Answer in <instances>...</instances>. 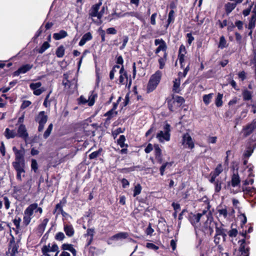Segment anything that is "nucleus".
Segmentation results:
<instances>
[{
  "instance_id": "1",
  "label": "nucleus",
  "mask_w": 256,
  "mask_h": 256,
  "mask_svg": "<svg viewBox=\"0 0 256 256\" xmlns=\"http://www.w3.org/2000/svg\"><path fill=\"white\" fill-rule=\"evenodd\" d=\"M155 46H158V47L155 50L154 53L158 55L159 58L158 62L159 64V68L161 70L164 68L166 62L168 58L167 45L166 42L162 39H156L154 40Z\"/></svg>"
},
{
  "instance_id": "2",
  "label": "nucleus",
  "mask_w": 256,
  "mask_h": 256,
  "mask_svg": "<svg viewBox=\"0 0 256 256\" xmlns=\"http://www.w3.org/2000/svg\"><path fill=\"white\" fill-rule=\"evenodd\" d=\"M162 76V72L160 70H156L151 76L146 86L147 93H150L156 89L160 82Z\"/></svg>"
},
{
  "instance_id": "3",
  "label": "nucleus",
  "mask_w": 256,
  "mask_h": 256,
  "mask_svg": "<svg viewBox=\"0 0 256 256\" xmlns=\"http://www.w3.org/2000/svg\"><path fill=\"white\" fill-rule=\"evenodd\" d=\"M12 150L15 155V161L12 162V166H25V150L22 146L20 150H18L16 146L12 148Z\"/></svg>"
},
{
  "instance_id": "4",
  "label": "nucleus",
  "mask_w": 256,
  "mask_h": 256,
  "mask_svg": "<svg viewBox=\"0 0 256 256\" xmlns=\"http://www.w3.org/2000/svg\"><path fill=\"white\" fill-rule=\"evenodd\" d=\"M210 205L209 203L206 207V210H202V213H198L197 214H194L192 212L190 213L188 216V220L190 222V224L194 227H196L200 221L201 218H204V216L206 218V215L208 214L209 212V209L210 208Z\"/></svg>"
},
{
  "instance_id": "5",
  "label": "nucleus",
  "mask_w": 256,
  "mask_h": 256,
  "mask_svg": "<svg viewBox=\"0 0 256 256\" xmlns=\"http://www.w3.org/2000/svg\"><path fill=\"white\" fill-rule=\"evenodd\" d=\"M48 119V116L46 114L44 111L40 112L38 115L35 117V121L38 123V130L39 132L43 130L44 124L46 122Z\"/></svg>"
},
{
  "instance_id": "6",
  "label": "nucleus",
  "mask_w": 256,
  "mask_h": 256,
  "mask_svg": "<svg viewBox=\"0 0 256 256\" xmlns=\"http://www.w3.org/2000/svg\"><path fill=\"white\" fill-rule=\"evenodd\" d=\"M255 129H256V120H254L251 123L243 127L242 134L244 137L246 138L251 134Z\"/></svg>"
},
{
  "instance_id": "7",
  "label": "nucleus",
  "mask_w": 256,
  "mask_h": 256,
  "mask_svg": "<svg viewBox=\"0 0 256 256\" xmlns=\"http://www.w3.org/2000/svg\"><path fill=\"white\" fill-rule=\"evenodd\" d=\"M56 253L55 256H57L58 253L59 252L58 250V246L56 243H54L52 247L50 246V244H48V245H44L42 248V252L43 255L44 256H50V255L48 254L49 252H55Z\"/></svg>"
},
{
  "instance_id": "8",
  "label": "nucleus",
  "mask_w": 256,
  "mask_h": 256,
  "mask_svg": "<svg viewBox=\"0 0 256 256\" xmlns=\"http://www.w3.org/2000/svg\"><path fill=\"white\" fill-rule=\"evenodd\" d=\"M238 243L240 244L238 250L240 252V256H249L250 248L249 246H246V240L245 238L239 240Z\"/></svg>"
},
{
  "instance_id": "9",
  "label": "nucleus",
  "mask_w": 256,
  "mask_h": 256,
  "mask_svg": "<svg viewBox=\"0 0 256 256\" xmlns=\"http://www.w3.org/2000/svg\"><path fill=\"white\" fill-rule=\"evenodd\" d=\"M214 224L216 228V234L214 236V242L216 244H219L220 241V238L219 236L224 234V232H226L227 230L223 228V224H221L220 226H218V223L216 222H214Z\"/></svg>"
},
{
  "instance_id": "10",
  "label": "nucleus",
  "mask_w": 256,
  "mask_h": 256,
  "mask_svg": "<svg viewBox=\"0 0 256 256\" xmlns=\"http://www.w3.org/2000/svg\"><path fill=\"white\" fill-rule=\"evenodd\" d=\"M206 220L204 223L205 226L208 227L210 235L212 236L214 232L213 226L214 225V218L212 213L209 212L206 215Z\"/></svg>"
},
{
  "instance_id": "11",
  "label": "nucleus",
  "mask_w": 256,
  "mask_h": 256,
  "mask_svg": "<svg viewBox=\"0 0 256 256\" xmlns=\"http://www.w3.org/2000/svg\"><path fill=\"white\" fill-rule=\"evenodd\" d=\"M182 144L184 146H187L188 147L190 150H192L194 148V142L191 136L188 132H186L183 134L182 138Z\"/></svg>"
},
{
  "instance_id": "12",
  "label": "nucleus",
  "mask_w": 256,
  "mask_h": 256,
  "mask_svg": "<svg viewBox=\"0 0 256 256\" xmlns=\"http://www.w3.org/2000/svg\"><path fill=\"white\" fill-rule=\"evenodd\" d=\"M16 134L18 137L26 141L28 138V134L25 125L24 124L19 125Z\"/></svg>"
},
{
  "instance_id": "13",
  "label": "nucleus",
  "mask_w": 256,
  "mask_h": 256,
  "mask_svg": "<svg viewBox=\"0 0 256 256\" xmlns=\"http://www.w3.org/2000/svg\"><path fill=\"white\" fill-rule=\"evenodd\" d=\"M33 66V64H26L20 66L16 71L14 72L12 75L13 76H18L20 74H25L30 70Z\"/></svg>"
},
{
  "instance_id": "14",
  "label": "nucleus",
  "mask_w": 256,
  "mask_h": 256,
  "mask_svg": "<svg viewBox=\"0 0 256 256\" xmlns=\"http://www.w3.org/2000/svg\"><path fill=\"white\" fill-rule=\"evenodd\" d=\"M240 184V180L237 172L236 173H234L232 176V180L230 182H228L227 186L228 188L230 185L232 187H236L239 186Z\"/></svg>"
},
{
  "instance_id": "15",
  "label": "nucleus",
  "mask_w": 256,
  "mask_h": 256,
  "mask_svg": "<svg viewBox=\"0 0 256 256\" xmlns=\"http://www.w3.org/2000/svg\"><path fill=\"white\" fill-rule=\"evenodd\" d=\"M119 73L120 74L118 78L119 84H127L128 82V74L127 72L124 70L123 66L120 68Z\"/></svg>"
},
{
  "instance_id": "16",
  "label": "nucleus",
  "mask_w": 256,
  "mask_h": 256,
  "mask_svg": "<svg viewBox=\"0 0 256 256\" xmlns=\"http://www.w3.org/2000/svg\"><path fill=\"white\" fill-rule=\"evenodd\" d=\"M242 189L244 194L253 198L252 201L256 203V188L254 187H242Z\"/></svg>"
},
{
  "instance_id": "17",
  "label": "nucleus",
  "mask_w": 256,
  "mask_h": 256,
  "mask_svg": "<svg viewBox=\"0 0 256 256\" xmlns=\"http://www.w3.org/2000/svg\"><path fill=\"white\" fill-rule=\"evenodd\" d=\"M48 221L49 219L48 218H44L41 224L38 225L36 228V234L38 236H42Z\"/></svg>"
},
{
  "instance_id": "18",
  "label": "nucleus",
  "mask_w": 256,
  "mask_h": 256,
  "mask_svg": "<svg viewBox=\"0 0 256 256\" xmlns=\"http://www.w3.org/2000/svg\"><path fill=\"white\" fill-rule=\"evenodd\" d=\"M102 5V2H99L95 4L92 6L91 8L89 10L88 15L90 17L94 18L97 17L98 14V11L100 10V6Z\"/></svg>"
},
{
  "instance_id": "19",
  "label": "nucleus",
  "mask_w": 256,
  "mask_h": 256,
  "mask_svg": "<svg viewBox=\"0 0 256 256\" xmlns=\"http://www.w3.org/2000/svg\"><path fill=\"white\" fill-rule=\"evenodd\" d=\"M10 236H11L12 238L10 241V245L11 246L12 244V246L10 256H15L16 254L18 252V246L15 243V239L14 236L11 233L10 234Z\"/></svg>"
},
{
  "instance_id": "20",
  "label": "nucleus",
  "mask_w": 256,
  "mask_h": 256,
  "mask_svg": "<svg viewBox=\"0 0 256 256\" xmlns=\"http://www.w3.org/2000/svg\"><path fill=\"white\" fill-rule=\"evenodd\" d=\"M168 108L170 112H173L176 110L178 106H177V104L174 101V96L173 94L172 98L167 100Z\"/></svg>"
},
{
  "instance_id": "21",
  "label": "nucleus",
  "mask_w": 256,
  "mask_h": 256,
  "mask_svg": "<svg viewBox=\"0 0 256 256\" xmlns=\"http://www.w3.org/2000/svg\"><path fill=\"white\" fill-rule=\"evenodd\" d=\"M156 138L159 140L160 142H163L164 140L166 141H169L170 140V133L164 132L160 130L156 134Z\"/></svg>"
},
{
  "instance_id": "22",
  "label": "nucleus",
  "mask_w": 256,
  "mask_h": 256,
  "mask_svg": "<svg viewBox=\"0 0 256 256\" xmlns=\"http://www.w3.org/2000/svg\"><path fill=\"white\" fill-rule=\"evenodd\" d=\"M92 36L90 32H88L84 34L82 36L78 45L80 46H83L86 42L92 40Z\"/></svg>"
},
{
  "instance_id": "23",
  "label": "nucleus",
  "mask_w": 256,
  "mask_h": 256,
  "mask_svg": "<svg viewBox=\"0 0 256 256\" xmlns=\"http://www.w3.org/2000/svg\"><path fill=\"white\" fill-rule=\"evenodd\" d=\"M16 172V179L18 180H22V176L21 174L22 172H25L24 168L25 166H12Z\"/></svg>"
},
{
  "instance_id": "24",
  "label": "nucleus",
  "mask_w": 256,
  "mask_h": 256,
  "mask_svg": "<svg viewBox=\"0 0 256 256\" xmlns=\"http://www.w3.org/2000/svg\"><path fill=\"white\" fill-rule=\"evenodd\" d=\"M64 230L68 237L72 236L74 234V230L72 224H64Z\"/></svg>"
},
{
  "instance_id": "25",
  "label": "nucleus",
  "mask_w": 256,
  "mask_h": 256,
  "mask_svg": "<svg viewBox=\"0 0 256 256\" xmlns=\"http://www.w3.org/2000/svg\"><path fill=\"white\" fill-rule=\"evenodd\" d=\"M252 91L248 90V89L244 90L242 94L243 100L245 102L251 100L252 98Z\"/></svg>"
},
{
  "instance_id": "26",
  "label": "nucleus",
  "mask_w": 256,
  "mask_h": 256,
  "mask_svg": "<svg viewBox=\"0 0 256 256\" xmlns=\"http://www.w3.org/2000/svg\"><path fill=\"white\" fill-rule=\"evenodd\" d=\"M238 4V3H236V1H235L234 3L228 2L225 4L224 8L227 16H228L235 8Z\"/></svg>"
},
{
  "instance_id": "27",
  "label": "nucleus",
  "mask_w": 256,
  "mask_h": 256,
  "mask_svg": "<svg viewBox=\"0 0 256 256\" xmlns=\"http://www.w3.org/2000/svg\"><path fill=\"white\" fill-rule=\"evenodd\" d=\"M38 208V204L34 203L30 204L24 210V214L32 216L34 214V210Z\"/></svg>"
},
{
  "instance_id": "28",
  "label": "nucleus",
  "mask_w": 256,
  "mask_h": 256,
  "mask_svg": "<svg viewBox=\"0 0 256 256\" xmlns=\"http://www.w3.org/2000/svg\"><path fill=\"white\" fill-rule=\"evenodd\" d=\"M68 36V32L64 30H60L58 32L53 34V38L55 40H60Z\"/></svg>"
},
{
  "instance_id": "29",
  "label": "nucleus",
  "mask_w": 256,
  "mask_h": 256,
  "mask_svg": "<svg viewBox=\"0 0 256 256\" xmlns=\"http://www.w3.org/2000/svg\"><path fill=\"white\" fill-rule=\"evenodd\" d=\"M128 236V234L126 232H120L110 238L111 240H118V239H126Z\"/></svg>"
},
{
  "instance_id": "30",
  "label": "nucleus",
  "mask_w": 256,
  "mask_h": 256,
  "mask_svg": "<svg viewBox=\"0 0 256 256\" xmlns=\"http://www.w3.org/2000/svg\"><path fill=\"white\" fill-rule=\"evenodd\" d=\"M174 164L173 162H166L162 163V166L160 168V174L161 176H163L164 175V171L166 168H170Z\"/></svg>"
},
{
  "instance_id": "31",
  "label": "nucleus",
  "mask_w": 256,
  "mask_h": 256,
  "mask_svg": "<svg viewBox=\"0 0 256 256\" xmlns=\"http://www.w3.org/2000/svg\"><path fill=\"white\" fill-rule=\"evenodd\" d=\"M90 92L91 94L89 96L88 100V105L90 106H92L94 104L95 100L98 97L97 94L94 90L91 91Z\"/></svg>"
},
{
  "instance_id": "32",
  "label": "nucleus",
  "mask_w": 256,
  "mask_h": 256,
  "mask_svg": "<svg viewBox=\"0 0 256 256\" xmlns=\"http://www.w3.org/2000/svg\"><path fill=\"white\" fill-rule=\"evenodd\" d=\"M180 79L176 78L174 81V85L172 88V91L174 93L180 94L181 90L180 88Z\"/></svg>"
},
{
  "instance_id": "33",
  "label": "nucleus",
  "mask_w": 256,
  "mask_h": 256,
  "mask_svg": "<svg viewBox=\"0 0 256 256\" xmlns=\"http://www.w3.org/2000/svg\"><path fill=\"white\" fill-rule=\"evenodd\" d=\"M4 135L7 139L13 138L17 136L15 131L14 130H10L8 128L6 129Z\"/></svg>"
},
{
  "instance_id": "34",
  "label": "nucleus",
  "mask_w": 256,
  "mask_h": 256,
  "mask_svg": "<svg viewBox=\"0 0 256 256\" xmlns=\"http://www.w3.org/2000/svg\"><path fill=\"white\" fill-rule=\"evenodd\" d=\"M64 46L60 45L56 50V54L58 58H60L64 56Z\"/></svg>"
},
{
  "instance_id": "35",
  "label": "nucleus",
  "mask_w": 256,
  "mask_h": 256,
  "mask_svg": "<svg viewBox=\"0 0 256 256\" xmlns=\"http://www.w3.org/2000/svg\"><path fill=\"white\" fill-rule=\"evenodd\" d=\"M126 140L125 136L124 135H120L119 138L117 140L118 144L121 148H123L124 147L128 148V144H125L124 143Z\"/></svg>"
},
{
  "instance_id": "36",
  "label": "nucleus",
  "mask_w": 256,
  "mask_h": 256,
  "mask_svg": "<svg viewBox=\"0 0 256 256\" xmlns=\"http://www.w3.org/2000/svg\"><path fill=\"white\" fill-rule=\"evenodd\" d=\"M222 98H223V94L220 93H218L217 96L215 100V104L216 106L219 108L222 106L223 104V102H222Z\"/></svg>"
},
{
  "instance_id": "37",
  "label": "nucleus",
  "mask_w": 256,
  "mask_h": 256,
  "mask_svg": "<svg viewBox=\"0 0 256 256\" xmlns=\"http://www.w3.org/2000/svg\"><path fill=\"white\" fill-rule=\"evenodd\" d=\"M228 46L226 40L224 36H222L220 38V42L218 43V47L220 49H223Z\"/></svg>"
},
{
  "instance_id": "38",
  "label": "nucleus",
  "mask_w": 256,
  "mask_h": 256,
  "mask_svg": "<svg viewBox=\"0 0 256 256\" xmlns=\"http://www.w3.org/2000/svg\"><path fill=\"white\" fill-rule=\"evenodd\" d=\"M254 147L248 146L247 149L245 150L243 154V156L245 158H248L253 153Z\"/></svg>"
},
{
  "instance_id": "39",
  "label": "nucleus",
  "mask_w": 256,
  "mask_h": 256,
  "mask_svg": "<svg viewBox=\"0 0 256 256\" xmlns=\"http://www.w3.org/2000/svg\"><path fill=\"white\" fill-rule=\"evenodd\" d=\"M102 152V148H100L98 150L95 151L91 153L89 155V158L90 160H92L96 158L100 155Z\"/></svg>"
},
{
  "instance_id": "40",
  "label": "nucleus",
  "mask_w": 256,
  "mask_h": 256,
  "mask_svg": "<svg viewBox=\"0 0 256 256\" xmlns=\"http://www.w3.org/2000/svg\"><path fill=\"white\" fill-rule=\"evenodd\" d=\"M222 171L223 168L222 164H219L215 168L214 171L212 172H211L218 176L222 172Z\"/></svg>"
},
{
  "instance_id": "41",
  "label": "nucleus",
  "mask_w": 256,
  "mask_h": 256,
  "mask_svg": "<svg viewBox=\"0 0 256 256\" xmlns=\"http://www.w3.org/2000/svg\"><path fill=\"white\" fill-rule=\"evenodd\" d=\"M174 101L177 104V106L180 107L185 102L184 98L181 96H174Z\"/></svg>"
},
{
  "instance_id": "42",
  "label": "nucleus",
  "mask_w": 256,
  "mask_h": 256,
  "mask_svg": "<svg viewBox=\"0 0 256 256\" xmlns=\"http://www.w3.org/2000/svg\"><path fill=\"white\" fill-rule=\"evenodd\" d=\"M63 206L61 204H57L55 206V208L54 210L52 213L53 214H55L56 213V216L60 214L63 210Z\"/></svg>"
},
{
  "instance_id": "43",
  "label": "nucleus",
  "mask_w": 256,
  "mask_h": 256,
  "mask_svg": "<svg viewBox=\"0 0 256 256\" xmlns=\"http://www.w3.org/2000/svg\"><path fill=\"white\" fill-rule=\"evenodd\" d=\"M53 128V124H49L48 128L44 132L43 137L44 139H46L50 134Z\"/></svg>"
},
{
  "instance_id": "44",
  "label": "nucleus",
  "mask_w": 256,
  "mask_h": 256,
  "mask_svg": "<svg viewBox=\"0 0 256 256\" xmlns=\"http://www.w3.org/2000/svg\"><path fill=\"white\" fill-rule=\"evenodd\" d=\"M50 47V44L48 42H44L39 48L38 52L40 54H42L46 50Z\"/></svg>"
},
{
  "instance_id": "45",
  "label": "nucleus",
  "mask_w": 256,
  "mask_h": 256,
  "mask_svg": "<svg viewBox=\"0 0 256 256\" xmlns=\"http://www.w3.org/2000/svg\"><path fill=\"white\" fill-rule=\"evenodd\" d=\"M118 114L117 111H113V110H109L106 113H105L104 115V116H106V118H109V119H112L114 116H116Z\"/></svg>"
},
{
  "instance_id": "46",
  "label": "nucleus",
  "mask_w": 256,
  "mask_h": 256,
  "mask_svg": "<svg viewBox=\"0 0 256 256\" xmlns=\"http://www.w3.org/2000/svg\"><path fill=\"white\" fill-rule=\"evenodd\" d=\"M174 11L173 10H171L168 15V19L167 20V22H168V24H170L172 23L174 21Z\"/></svg>"
},
{
  "instance_id": "47",
  "label": "nucleus",
  "mask_w": 256,
  "mask_h": 256,
  "mask_svg": "<svg viewBox=\"0 0 256 256\" xmlns=\"http://www.w3.org/2000/svg\"><path fill=\"white\" fill-rule=\"evenodd\" d=\"M222 181L217 180L214 184V190L216 192H219L222 190Z\"/></svg>"
},
{
  "instance_id": "48",
  "label": "nucleus",
  "mask_w": 256,
  "mask_h": 256,
  "mask_svg": "<svg viewBox=\"0 0 256 256\" xmlns=\"http://www.w3.org/2000/svg\"><path fill=\"white\" fill-rule=\"evenodd\" d=\"M142 190V186L140 184H136V185L135 186L134 188V196H136L140 194Z\"/></svg>"
},
{
  "instance_id": "49",
  "label": "nucleus",
  "mask_w": 256,
  "mask_h": 256,
  "mask_svg": "<svg viewBox=\"0 0 256 256\" xmlns=\"http://www.w3.org/2000/svg\"><path fill=\"white\" fill-rule=\"evenodd\" d=\"M74 248L73 247V245L72 244L67 243L64 244L61 246V248L64 251L68 250L70 252Z\"/></svg>"
},
{
  "instance_id": "50",
  "label": "nucleus",
  "mask_w": 256,
  "mask_h": 256,
  "mask_svg": "<svg viewBox=\"0 0 256 256\" xmlns=\"http://www.w3.org/2000/svg\"><path fill=\"white\" fill-rule=\"evenodd\" d=\"M213 94H204L203 96V101L206 105H208L211 100Z\"/></svg>"
},
{
  "instance_id": "51",
  "label": "nucleus",
  "mask_w": 256,
  "mask_h": 256,
  "mask_svg": "<svg viewBox=\"0 0 256 256\" xmlns=\"http://www.w3.org/2000/svg\"><path fill=\"white\" fill-rule=\"evenodd\" d=\"M185 54V53H178V59L179 60L180 68H184V65L183 64L184 60Z\"/></svg>"
},
{
  "instance_id": "52",
  "label": "nucleus",
  "mask_w": 256,
  "mask_h": 256,
  "mask_svg": "<svg viewBox=\"0 0 256 256\" xmlns=\"http://www.w3.org/2000/svg\"><path fill=\"white\" fill-rule=\"evenodd\" d=\"M31 169L34 172H36L38 170V164L35 159H32L31 160Z\"/></svg>"
},
{
  "instance_id": "53",
  "label": "nucleus",
  "mask_w": 256,
  "mask_h": 256,
  "mask_svg": "<svg viewBox=\"0 0 256 256\" xmlns=\"http://www.w3.org/2000/svg\"><path fill=\"white\" fill-rule=\"evenodd\" d=\"M66 238L64 234L62 232H57L54 236L55 240L58 241H62Z\"/></svg>"
},
{
  "instance_id": "54",
  "label": "nucleus",
  "mask_w": 256,
  "mask_h": 256,
  "mask_svg": "<svg viewBox=\"0 0 256 256\" xmlns=\"http://www.w3.org/2000/svg\"><path fill=\"white\" fill-rule=\"evenodd\" d=\"M139 167L140 166H133V167H130V168H122L120 169V172H123V173H128V172H130L134 170L135 168H139Z\"/></svg>"
},
{
  "instance_id": "55",
  "label": "nucleus",
  "mask_w": 256,
  "mask_h": 256,
  "mask_svg": "<svg viewBox=\"0 0 256 256\" xmlns=\"http://www.w3.org/2000/svg\"><path fill=\"white\" fill-rule=\"evenodd\" d=\"M95 233L94 228H88L86 230V233L84 234V237L86 236H90V238H94V236Z\"/></svg>"
},
{
  "instance_id": "56",
  "label": "nucleus",
  "mask_w": 256,
  "mask_h": 256,
  "mask_svg": "<svg viewBox=\"0 0 256 256\" xmlns=\"http://www.w3.org/2000/svg\"><path fill=\"white\" fill-rule=\"evenodd\" d=\"M125 131V128H116V130L112 132V134L115 138L120 133H123Z\"/></svg>"
},
{
  "instance_id": "57",
  "label": "nucleus",
  "mask_w": 256,
  "mask_h": 256,
  "mask_svg": "<svg viewBox=\"0 0 256 256\" xmlns=\"http://www.w3.org/2000/svg\"><path fill=\"white\" fill-rule=\"evenodd\" d=\"M154 156L162 154V150L158 144H154Z\"/></svg>"
},
{
  "instance_id": "58",
  "label": "nucleus",
  "mask_w": 256,
  "mask_h": 256,
  "mask_svg": "<svg viewBox=\"0 0 256 256\" xmlns=\"http://www.w3.org/2000/svg\"><path fill=\"white\" fill-rule=\"evenodd\" d=\"M52 92V91H50L48 94L46 95V96L45 98L43 105L46 107L48 108V106H50V100H48V98H50V94Z\"/></svg>"
},
{
  "instance_id": "59",
  "label": "nucleus",
  "mask_w": 256,
  "mask_h": 256,
  "mask_svg": "<svg viewBox=\"0 0 256 256\" xmlns=\"http://www.w3.org/2000/svg\"><path fill=\"white\" fill-rule=\"evenodd\" d=\"M42 86L40 82H38L36 83H31L30 85V88L33 90L38 89Z\"/></svg>"
},
{
  "instance_id": "60",
  "label": "nucleus",
  "mask_w": 256,
  "mask_h": 256,
  "mask_svg": "<svg viewBox=\"0 0 256 256\" xmlns=\"http://www.w3.org/2000/svg\"><path fill=\"white\" fill-rule=\"evenodd\" d=\"M99 34L101 36V42H104L106 41L105 36H106V32L102 30L101 28H98V30Z\"/></svg>"
},
{
  "instance_id": "61",
  "label": "nucleus",
  "mask_w": 256,
  "mask_h": 256,
  "mask_svg": "<svg viewBox=\"0 0 256 256\" xmlns=\"http://www.w3.org/2000/svg\"><path fill=\"white\" fill-rule=\"evenodd\" d=\"M128 37L127 36H123V40H122V45L120 47V50H122L124 49L128 42Z\"/></svg>"
},
{
  "instance_id": "62",
  "label": "nucleus",
  "mask_w": 256,
  "mask_h": 256,
  "mask_svg": "<svg viewBox=\"0 0 256 256\" xmlns=\"http://www.w3.org/2000/svg\"><path fill=\"white\" fill-rule=\"evenodd\" d=\"M218 212L220 216H223L224 218L228 216V210L226 208H224L218 209Z\"/></svg>"
},
{
  "instance_id": "63",
  "label": "nucleus",
  "mask_w": 256,
  "mask_h": 256,
  "mask_svg": "<svg viewBox=\"0 0 256 256\" xmlns=\"http://www.w3.org/2000/svg\"><path fill=\"white\" fill-rule=\"evenodd\" d=\"M12 222L17 229H20V223L21 222L20 218H16L14 220H13Z\"/></svg>"
},
{
  "instance_id": "64",
  "label": "nucleus",
  "mask_w": 256,
  "mask_h": 256,
  "mask_svg": "<svg viewBox=\"0 0 256 256\" xmlns=\"http://www.w3.org/2000/svg\"><path fill=\"white\" fill-rule=\"evenodd\" d=\"M4 206L6 210H8L10 208V202L8 198L5 196L3 198Z\"/></svg>"
}]
</instances>
